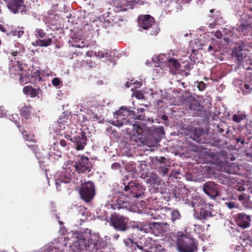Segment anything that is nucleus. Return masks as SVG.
<instances>
[{
    "instance_id": "c85d7f7f",
    "label": "nucleus",
    "mask_w": 252,
    "mask_h": 252,
    "mask_svg": "<svg viewBox=\"0 0 252 252\" xmlns=\"http://www.w3.org/2000/svg\"><path fill=\"white\" fill-rule=\"evenodd\" d=\"M247 115L244 112H238L232 116V120L237 123H239L247 118Z\"/></svg>"
},
{
    "instance_id": "c03bdc74",
    "label": "nucleus",
    "mask_w": 252,
    "mask_h": 252,
    "mask_svg": "<svg viewBox=\"0 0 252 252\" xmlns=\"http://www.w3.org/2000/svg\"><path fill=\"white\" fill-rule=\"evenodd\" d=\"M197 83V87L199 91H203L206 87L205 84L203 81L200 82H196Z\"/></svg>"
},
{
    "instance_id": "ddd939ff",
    "label": "nucleus",
    "mask_w": 252,
    "mask_h": 252,
    "mask_svg": "<svg viewBox=\"0 0 252 252\" xmlns=\"http://www.w3.org/2000/svg\"><path fill=\"white\" fill-rule=\"evenodd\" d=\"M8 8L13 13H16L23 12L25 10L24 1H8L7 3Z\"/></svg>"
},
{
    "instance_id": "774afa93",
    "label": "nucleus",
    "mask_w": 252,
    "mask_h": 252,
    "mask_svg": "<svg viewBox=\"0 0 252 252\" xmlns=\"http://www.w3.org/2000/svg\"><path fill=\"white\" fill-rule=\"evenodd\" d=\"M217 163L218 165H220V166H222V165H223V161H222L218 160V161H217Z\"/></svg>"
},
{
    "instance_id": "4be33fe9",
    "label": "nucleus",
    "mask_w": 252,
    "mask_h": 252,
    "mask_svg": "<svg viewBox=\"0 0 252 252\" xmlns=\"http://www.w3.org/2000/svg\"><path fill=\"white\" fill-rule=\"evenodd\" d=\"M125 250L127 252H134L137 249V243L130 238L124 239Z\"/></svg>"
},
{
    "instance_id": "39448f33",
    "label": "nucleus",
    "mask_w": 252,
    "mask_h": 252,
    "mask_svg": "<svg viewBox=\"0 0 252 252\" xmlns=\"http://www.w3.org/2000/svg\"><path fill=\"white\" fill-rule=\"evenodd\" d=\"M81 198L86 202H89L95 195V189L94 183L88 181L81 185L79 190Z\"/></svg>"
},
{
    "instance_id": "f704fd0d",
    "label": "nucleus",
    "mask_w": 252,
    "mask_h": 252,
    "mask_svg": "<svg viewBox=\"0 0 252 252\" xmlns=\"http://www.w3.org/2000/svg\"><path fill=\"white\" fill-rule=\"evenodd\" d=\"M129 113L128 109L126 106L121 107L119 110L116 111L114 113V115H118L119 116H125L128 115Z\"/></svg>"
},
{
    "instance_id": "c9c22d12",
    "label": "nucleus",
    "mask_w": 252,
    "mask_h": 252,
    "mask_svg": "<svg viewBox=\"0 0 252 252\" xmlns=\"http://www.w3.org/2000/svg\"><path fill=\"white\" fill-rule=\"evenodd\" d=\"M74 126V125L71 123L67 124V125L65 126L64 129H61L59 130V132H60L61 131H63V132L64 133H68L72 134L73 132H75V131L74 130L73 128V126Z\"/></svg>"
},
{
    "instance_id": "4d7b16f0",
    "label": "nucleus",
    "mask_w": 252,
    "mask_h": 252,
    "mask_svg": "<svg viewBox=\"0 0 252 252\" xmlns=\"http://www.w3.org/2000/svg\"><path fill=\"white\" fill-rule=\"evenodd\" d=\"M247 73L249 74L250 76H252V65L248 67L247 69Z\"/></svg>"
},
{
    "instance_id": "423d86ee",
    "label": "nucleus",
    "mask_w": 252,
    "mask_h": 252,
    "mask_svg": "<svg viewBox=\"0 0 252 252\" xmlns=\"http://www.w3.org/2000/svg\"><path fill=\"white\" fill-rule=\"evenodd\" d=\"M73 167L75 170L79 174L89 173L91 171L92 167L88 157L82 156L74 161Z\"/></svg>"
},
{
    "instance_id": "6e6552de",
    "label": "nucleus",
    "mask_w": 252,
    "mask_h": 252,
    "mask_svg": "<svg viewBox=\"0 0 252 252\" xmlns=\"http://www.w3.org/2000/svg\"><path fill=\"white\" fill-rule=\"evenodd\" d=\"M136 1H112L113 2L114 10L116 12L125 11L129 9H133L134 2L135 3H138ZM141 4H144L143 1H141Z\"/></svg>"
},
{
    "instance_id": "79ce46f5",
    "label": "nucleus",
    "mask_w": 252,
    "mask_h": 252,
    "mask_svg": "<svg viewBox=\"0 0 252 252\" xmlns=\"http://www.w3.org/2000/svg\"><path fill=\"white\" fill-rule=\"evenodd\" d=\"M119 26V25L116 23V25H111L110 26H108V27H106L105 29L106 30V32L110 33V32H115V27L116 26Z\"/></svg>"
},
{
    "instance_id": "8fccbe9b",
    "label": "nucleus",
    "mask_w": 252,
    "mask_h": 252,
    "mask_svg": "<svg viewBox=\"0 0 252 252\" xmlns=\"http://www.w3.org/2000/svg\"><path fill=\"white\" fill-rule=\"evenodd\" d=\"M10 29L9 28H8L6 29V27H5L4 26L2 25H0V30L3 32L6 33L7 34V33H8L9 31H10Z\"/></svg>"
},
{
    "instance_id": "f3484780",
    "label": "nucleus",
    "mask_w": 252,
    "mask_h": 252,
    "mask_svg": "<svg viewBox=\"0 0 252 252\" xmlns=\"http://www.w3.org/2000/svg\"><path fill=\"white\" fill-rule=\"evenodd\" d=\"M236 30L244 35H248L252 33V27L250 23H242L237 25Z\"/></svg>"
},
{
    "instance_id": "864d4df0",
    "label": "nucleus",
    "mask_w": 252,
    "mask_h": 252,
    "mask_svg": "<svg viewBox=\"0 0 252 252\" xmlns=\"http://www.w3.org/2000/svg\"><path fill=\"white\" fill-rule=\"evenodd\" d=\"M215 36L218 39H220L222 38V34L220 31H217L215 33Z\"/></svg>"
},
{
    "instance_id": "338daca9",
    "label": "nucleus",
    "mask_w": 252,
    "mask_h": 252,
    "mask_svg": "<svg viewBox=\"0 0 252 252\" xmlns=\"http://www.w3.org/2000/svg\"><path fill=\"white\" fill-rule=\"evenodd\" d=\"M131 83H129V82H126L125 84V86L126 88H128L131 86Z\"/></svg>"
},
{
    "instance_id": "2eb2a0df",
    "label": "nucleus",
    "mask_w": 252,
    "mask_h": 252,
    "mask_svg": "<svg viewBox=\"0 0 252 252\" xmlns=\"http://www.w3.org/2000/svg\"><path fill=\"white\" fill-rule=\"evenodd\" d=\"M91 239L88 238H81L78 240L76 243V247H78V249L80 252L89 251L91 252L90 248Z\"/></svg>"
},
{
    "instance_id": "a18cd8bd",
    "label": "nucleus",
    "mask_w": 252,
    "mask_h": 252,
    "mask_svg": "<svg viewBox=\"0 0 252 252\" xmlns=\"http://www.w3.org/2000/svg\"><path fill=\"white\" fill-rule=\"evenodd\" d=\"M225 205L229 209H233L235 207V203L232 201L226 202Z\"/></svg>"
},
{
    "instance_id": "de8ad7c7",
    "label": "nucleus",
    "mask_w": 252,
    "mask_h": 252,
    "mask_svg": "<svg viewBox=\"0 0 252 252\" xmlns=\"http://www.w3.org/2000/svg\"><path fill=\"white\" fill-rule=\"evenodd\" d=\"M71 133H64L63 132H62L61 133H59L60 135L62 136L64 135V137L67 140H69L71 141V139H73V138L71 137V136L70 135Z\"/></svg>"
},
{
    "instance_id": "f8f14e48",
    "label": "nucleus",
    "mask_w": 252,
    "mask_h": 252,
    "mask_svg": "<svg viewBox=\"0 0 252 252\" xmlns=\"http://www.w3.org/2000/svg\"><path fill=\"white\" fill-rule=\"evenodd\" d=\"M251 216L246 215L243 213L238 214L236 219L235 222L240 227L246 228L248 227L250 224Z\"/></svg>"
},
{
    "instance_id": "72a5a7b5",
    "label": "nucleus",
    "mask_w": 252,
    "mask_h": 252,
    "mask_svg": "<svg viewBox=\"0 0 252 252\" xmlns=\"http://www.w3.org/2000/svg\"><path fill=\"white\" fill-rule=\"evenodd\" d=\"M72 46L77 48L88 47V45H85V41L81 38L75 39Z\"/></svg>"
},
{
    "instance_id": "bf43d9fd",
    "label": "nucleus",
    "mask_w": 252,
    "mask_h": 252,
    "mask_svg": "<svg viewBox=\"0 0 252 252\" xmlns=\"http://www.w3.org/2000/svg\"><path fill=\"white\" fill-rule=\"evenodd\" d=\"M236 141H237V143L240 142L241 144L243 145L245 143V141L243 139H241V138H237L236 139Z\"/></svg>"
},
{
    "instance_id": "473e14b6",
    "label": "nucleus",
    "mask_w": 252,
    "mask_h": 252,
    "mask_svg": "<svg viewBox=\"0 0 252 252\" xmlns=\"http://www.w3.org/2000/svg\"><path fill=\"white\" fill-rule=\"evenodd\" d=\"M200 219L207 220L212 216V212L205 208H201L199 212Z\"/></svg>"
},
{
    "instance_id": "a878e982",
    "label": "nucleus",
    "mask_w": 252,
    "mask_h": 252,
    "mask_svg": "<svg viewBox=\"0 0 252 252\" xmlns=\"http://www.w3.org/2000/svg\"><path fill=\"white\" fill-rule=\"evenodd\" d=\"M128 202L126 201L123 200L121 198H119L117 200V203L112 205V208L114 209L119 210L122 208H127Z\"/></svg>"
},
{
    "instance_id": "5fc2aeb1",
    "label": "nucleus",
    "mask_w": 252,
    "mask_h": 252,
    "mask_svg": "<svg viewBox=\"0 0 252 252\" xmlns=\"http://www.w3.org/2000/svg\"><path fill=\"white\" fill-rule=\"evenodd\" d=\"M136 119L139 120H144L145 115L143 114H139L136 115Z\"/></svg>"
},
{
    "instance_id": "13d9d810",
    "label": "nucleus",
    "mask_w": 252,
    "mask_h": 252,
    "mask_svg": "<svg viewBox=\"0 0 252 252\" xmlns=\"http://www.w3.org/2000/svg\"><path fill=\"white\" fill-rule=\"evenodd\" d=\"M156 252H161L162 251H164V249L162 248L161 246L156 247Z\"/></svg>"
},
{
    "instance_id": "f257e3e1",
    "label": "nucleus",
    "mask_w": 252,
    "mask_h": 252,
    "mask_svg": "<svg viewBox=\"0 0 252 252\" xmlns=\"http://www.w3.org/2000/svg\"><path fill=\"white\" fill-rule=\"evenodd\" d=\"M176 245L179 252H195L198 249L197 241L190 235H179Z\"/></svg>"
},
{
    "instance_id": "58836bf2",
    "label": "nucleus",
    "mask_w": 252,
    "mask_h": 252,
    "mask_svg": "<svg viewBox=\"0 0 252 252\" xmlns=\"http://www.w3.org/2000/svg\"><path fill=\"white\" fill-rule=\"evenodd\" d=\"M35 32V35L39 37L40 38H42L45 37L46 36V33L41 29H36Z\"/></svg>"
},
{
    "instance_id": "49530a36",
    "label": "nucleus",
    "mask_w": 252,
    "mask_h": 252,
    "mask_svg": "<svg viewBox=\"0 0 252 252\" xmlns=\"http://www.w3.org/2000/svg\"><path fill=\"white\" fill-rule=\"evenodd\" d=\"M52 83L53 86H58L61 83V81L60 79L58 78H54L53 79Z\"/></svg>"
},
{
    "instance_id": "9b49d317",
    "label": "nucleus",
    "mask_w": 252,
    "mask_h": 252,
    "mask_svg": "<svg viewBox=\"0 0 252 252\" xmlns=\"http://www.w3.org/2000/svg\"><path fill=\"white\" fill-rule=\"evenodd\" d=\"M166 223L153 222L149 224V231L154 234L155 236H159L164 232V226H168Z\"/></svg>"
},
{
    "instance_id": "a211bd4d",
    "label": "nucleus",
    "mask_w": 252,
    "mask_h": 252,
    "mask_svg": "<svg viewBox=\"0 0 252 252\" xmlns=\"http://www.w3.org/2000/svg\"><path fill=\"white\" fill-rule=\"evenodd\" d=\"M164 210L166 212H169L171 222L173 223H174L176 221L180 220L182 218V215L177 209L164 207Z\"/></svg>"
},
{
    "instance_id": "680f3d73",
    "label": "nucleus",
    "mask_w": 252,
    "mask_h": 252,
    "mask_svg": "<svg viewBox=\"0 0 252 252\" xmlns=\"http://www.w3.org/2000/svg\"><path fill=\"white\" fill-rule=\"evenodd\" d=\"M238 199L240 201H243L245 199V197L243 195H240L238 196Z\"/></svg>"
},
{
    "instance_id": "603ef678",
    "label": "nucleus",
    "mask_w": 252,
    "mask_h": 252,
    "mask_svg": "<svg viewBox=\"0 0 252 252\" xmlns=\"http://www.w3.org/2000/svg\"><path fill=\"white\" fill-rule=\"evenodd\" d=\"M107 55V53L106 52L103 51H99L97 52V56L99 57V58H104Z\"/></svg>"
},
{
    "instance_id": "f03ea898",
    "label": "nucleus",
    "mask_w": 252,
    "mask_h": 252,
    "mask_svg": "<svg viewBox=\"0 0 252 252\" xmlns=\"http://www.w3.org/2000/svg\"><path fill=\"white\" fill-rule=\"evenodd\" d=\"M138 26L144 30H148L147 33L157 35L159 29L155 23L154 18L150 15H141L137 19Z\"/></svg>"
},
{
    "instance_id": "1a4fd4ad",
    "label": "nucleus",
    "mask_w": 252,
    "mask_h": 252,
    "mask_svg": "<svg viewBox=\"0 0 252 252\" xmlns=\"http://www.w3.org/2000/svg\"><path fill=\"white\" fill-rule=\"evenodd\" d=\"M204 192L211 198L215 199L220 195L218 186L213 182H207L203 185Z\"/></svg>"
},
{
    "instance_id": "aec40b11",
    "label": "nucleus",
    "mask_w": 252,
    "mask_h": 252,
    "mask_svg": "<svg viewBox=\"0 0 252 252\" xmlns=\"http://www.w3.org/2000/svg\"><path fill=\"white\" fill-rule=\"evenodd\" d=\"M32 107L31 105H24V106L20 108V113L22 117H24L26 120H28L32 118Z\"/></svg>"
},
{
    "instance_id": "c756f323",
    "label": "nucleus",
    "mask_w": 252,
    "mask_h": 252,
    "mask_svg": "<svg viewBox=\"0 0 252 252\" xmlns=\"http://www.w3.org/2000/svg\"><path fill=\"white\" fill-rule=\"evenodd\" d=\"M52 39L50 38L41 40H36L35 41V45L40 47H47L51 45Z\"/></svg>"
},
{
    "instance_id": "37998d69",
    "label": "nucleus",
    "mask_w": 252,
    "mask_h": 252,
    "mask_svg": "<svg viewBox=\"0 0 252 252\" xmlns=\"http://www.w3.org/2000/svg\"><path fill=\"white\" fill-rule=\"evenodd\" d=\"M27 146L29 147L32 150V152L35 154L38 151V148L35 143H33V144H27Z\"/></svg>"
},
{
    "instance_id": "6ab92c4d",
    "label": "nucleus",
    "mask_w": 252,
    "mask_h": 252,
    "mask_svg": "<svg viewBox=\"0 0 252 252\" xmlns=\"http://www.w3.org/2000/svg\"><path fill=\"white\" fill-rule=\"evenodd\" d=\"M71 180V175L69 173L63 172L61 175L60 178L56 181V187L59 190H61V184L63 183L67 184Z\"/></svg>"
},
{
    "instance_id": "7c9ffc66",
    "label": "nucleus",
    "mask_w": 252,
    "mask_h": 252,
    "mask_svg": "<svg viewBox=\"0 0 252 252\" xmlns=\"http://www.w3.org/2000/svg\"><path fill=\"white\" fill-rule=\"evenodd\" d=\"M132 130L134 134H137V136L141 135L143 132V129L139 123H135L132 125Z\"/></svg>"
},
{
    "instance_id": "412c9836",
    "label": "nucleus",
    "mask_w": 252,
    "mask_h": 252,
    "mask_svg": "<svg viewBox=\"0 0 252 252\" xmlns=\"http://www.w3.org/2000/svg\"><path fill=\"white\" fill-rule=\"evenodd\" d=\"M23 91L25 94L30 95L31 97H35L40 92H41L39 88L35 89L31 86L24 87Z\"/></svg>"
},
{
    "instance_id": "3c124183",
    "label": "nucleus",
    "mask_w": 252,
    "mask_h": 252,
    "mask_svg": "<svg viewBox=\"0 0 252 252\" xmlns=\"http://www.w3.org/2000/svg\"><path fill=\"white\" fill-rule=\"evenodd\" d=\"M121 167L120 164L118 162H114L111 165V168L114 170L119 169Z\"/></svg>"
},
{
    "instance_id": "69168bd1",
    "label": "nucleus",
    "mask_w": 252,
    "mask_h": 252,
    "mask_svg": "<svg viewBox=\"0 0 252 252\" xmlns=\"http://www.w3.org/2000/svg\"><path fill=\"white\" fill-rule=\"evenodd\" d=\"M247 157L250 158L252 160V152L251 153H247Z\"/></svg>"
},
{
    "instance_id": "4c0bfd02",
    "label": "nucleus",
    "mask_w": 252,
    "mask_h": 252,
    "mask_svg": "<svg viewBox=\"0 0 252 252\" xmlns=\"http://www.w3.org/2000/svg\"><path fill=\"white\" fill-rule=\"evenodd\" d=\"M128 122V120L126 119H123V120H116L115 121L113 122V125L116 126H121L125 124H126Z\"/></svg>"
},
{
    "instance_id": "5701e85b",
    "label": "nucleus",
    "mask_w": 252,
    "mask_h": 252,
    "mask_svg": "<svg viewBox=\"0 0 252 252\" xmlns=\"http://www.w3.org/2000/svg\"><path fill=\"white\" fill-rule=\"evenodd\" d=\"M147 182L154 186H159L160 184L161 180L156 173L151 172L147 176Z\"/></svg>"
},
{
    "instance_id": "052dcab7",
    "label": "nucleus",
    "mask_w": 252,
    "mask_h": 252,
    "mask_svg": "<svg viewBox=\"0 0 252 252\" xmlns=\"http://www.w3.org/2000/svg\"><path fill=\"white\" fill-rule=\"evenodd\" d=\"M210 155L211 157H212L213 159H215L216 158L219 157L218 155H216L215 153L213 152H211Z\"/></svg>"
},
{
    "instance_id": "0eeeda50",
    "label": "nucleus",
    "mask_w": 252,
    "mask_h": 252,
    "mask_svg": "<svg viewBox=\"0 0 252 252\" xmlns=\"http://www.w3.org/2000/svg\"><path fill=\"white\" fill-rule=\"evenodd\" d=\"M17 65H14L12 68L10 69L11 74L17 75L19 76V83L21 85H24L30 82L31 78L29 75L23 72L22 63L19 61L17 62Z\"/></svg>"
},
{
    "instance_id": "7ed1b4c3",
    "label": "nucleus",
    "mask_w": 252,
    "mask_h": 252,
    "mask_svg": "<svg viewBox=\"0 0 252 252\" xmlns=\"http://www.w3.org/2000/svg\"><path fill=\"white\" fill-rule=\"evenodd\" d=\"M124 190L126 195L131 198H139L144 193L145 188L136 181L124 183Z\"/></svg>"
},
{
    "instance_id": "0e129e2a",
    "label": "nucleus",
    "mask_w": 252,
    "mask_h": 252,
    "mask_svg": "<svg viewBox=\"0 0 252 252\" xmlns=\"http://www.w3.org/2000/svg\"><path fill=\"white\" fill-rule=\"evenodd\" d=\"M161 119L164 121H167L168 119V117L166 115H163L161 117Z\"/></svg>"
},
{
    "instance_id": "393cba45",
    "label": "nucleus",
    "mask_w": 252,
    "mask_h": 252,
    "mask_svg": "<svg viewBox=\"0 0 252 252\" xmlns=\"http://www.w3.org/2000/svg\"><path fill=\"white\" fill-rule=\"evenodd\" d=\"M23 27L13 28V26L10 28V31L7 33V35H11L13 36H17L20 38L24 33Z\"/></svg>"
},
{
    "instance_id": "09e8293b",
    "label": "nucleus",
    "mask_w": 252,
    "mask_h": 252,
    "mask_svg": "<svg viewBox=\"0 0 252 252\" xmlns=\"http://www.w3.org/2000/svg\"><path fill=\"white\" fill-rule=\"evenodd\" d=\"M60 145L65 150L66 149L67 143L64 139H61L59 141Z\"/></svg>"
},
{
    "instance_id": "bb28decb",
    "label": "nucleus",
    "mask_w": 252,
    "mask_h": 252,
    "mask_svg": "<svg viewBox=\"0 0 252 252\" xmlns=\"http://www.w3.org/2000/svg\"><path fill=\"white\" fill-rule=\"evenodd\" d=\"M91 252H102L101 251V245L99 241H93L92 239H91L90 248Z\"/></svg>"
},
{
    "instance_id": "e2e57ef3",
    "label": "nucleus",
    "mask_w": 252,
    "mask_h": 252,
    "mask_svg": "<svg viewBox=\"0 0 252 252\" xmlns=\"http://www.w3.org/2000/svg\"><path fill=\"white\" fill-rule=\"evenodd\" d=\"M137 111H138V113H141V114H143V113L145 111V109L143 108H138L137 109Z\"/></svg>"
},
{
    "instance_id": "dca6fc26",
    "label": "nucleus",
    "mask_w": 252,
    "mask_h": 252,
    "mask_svg": "<svg viewBox=\"0 0 252 252\" xmlns=\"http://www.w3.org/2000/svg\"><path fill=\"white\" fill-rule=\"evenodd\" d=\"M16 123L17 127L22 134V136L24 140L26 141L36 143V141L35 139V135L34 134H29L28 132L24 129L23 126H21L18 122H16Z\"/></svg>"
},
{
    "instance_id": "b1692460",
    "label": "nucleus",
    "mask_w": 252,
    "mask_h": 252,
    "mask_svg": "<svg viewBox=\"0 0 252 252\" xmlns=\"http://www.w3.org/2000/svg\"><path fill=\"white\" fill-rule=\"evenodd\" d=\"M167 65L172 71L179 69L180 63L176 59L169 58L167 60L166 63Z\"/></svg>"
},
{
    "instance_id": "20e7f679",
    "label": "nucleus",
    "mask_w": 252,
    "mask_h": 252,
    "mask_svg": "<svg viewBox=\"0 0 252 252\" xmlns=\"http://www.w3.org/2000/svg\"><path fill=\"white\" fill-rule=\"evenodd\" d=\"M128 217L114 213L111 215L110 224L117 231H125L128 228Z\"/></svg>"
},
{
    "instance_id": "4468645a",
    "label": "nucleus",
    "mask_w": 252,
    "mask_h": 252,
    "mask_svg": "<svg viewBox=\"0 0 252 252\" xmlns=\"http://www.w3.org/2000/svg\"><path fill=\"white\" fill-rule=\"evenodd\" d=\"M185 103H186V105L189 106L190 110L195 111H200L202 108L199 101L196 99L192 95H189L187 97L185 100Z\"/></svg>"
},
{
    "instance_id": "6e6d98bb",
    "label": "nucleus",
    "mask_w": 252,
    "mask_h": 252,
    "mask_svg": "<svg viewBox=\"0 0 252 252\" xmlns=\"http://www.w3.org/2000/svg\"><path fill=\"white\" fill-rule=\"evenodd\" d=\"M166 158L164 157H160L158 159V161L161 164H163Z\"/></svg>"
},
{
    "instance_id": "ea45409f",
    "label": "nucleus",
    "mask_w": 252,
    "mask_h": 252,
    "mask_svg": "<svg viewBox=\"0 0 252 252\" xmlns=\"http://www.w3.org/2000/svg\"><path fill=\"white\" fill-rule=\"evenodd\" d=\"M31 76L32 78H35L36 80H38L39 82L42 79L40 75V72L38 70H36L33 72Z\"/></svg>"
},
{
    "instance_id": "9d476101",
    "label": "nucleus",
    "mask_w": 252,
    "mask_h": 252,
    "mask_svg": "<svg viewBox=\"0 0 252 252\" xmlns=\"http://www.w3.org/2000/svg\"><path fill=\"white\" fill-rule=\"evenodd\" d=\"M87 140L86 133L84 131H81L79 135L73 137V139H71V141L75 143V149L78 151L83 150L84 149L87 145Z\"/></svg>"
},
{
    "instance_id": "cd10ccee",
    "label": "nucleus",
    "mask_w": 252,
    "mask_h": 252,
    "mask_svg": "<svg viewBox=\"0 0 252 252\" xmlns=\"http://www.w3.org/2000/svg\"><path fill=\"white\" fill-rule=\"evenodd\" d=\"M244 51L242 50L239 49H234L232 52V56L233 57H235L237 58V61L238 62V63H241L243 61V57H244Z\"/></svg>"
},
{
    "instance_id": "e433bc0d",
    "label": "nucleus",
    "mask_w": 252,
    "mask_h": 252,
    "mask_svg": "<svg viewBox=\"0 0 252 252\" xmlns=\"http://www.w3.org/2000/svg\"><path fill=\"white\" fill-rule=\"evenodd\" d=\"M169 171V168L167 165L162 164L159 166L158 168V172L162 176L166 175Z\"/></svg>"
},
{
    "instance_id": "2f4dec72",
    "label": "nucleus",
    "mask_w": 252,
    "mask_h": 252,
    "mask_svg": "<svg viewBox=\"0 0 252 252\" xmlns=\"http://www.w3.org/2000/svg\"><path fill=\"white\" fill-rule=\"evenodd\" d=\"M58 124H59V130L61 129H64L65 125H67V124L70 123V120L66 117H60L58 119Z\"/></svg>"
},
{
    "instance_id": "a19ab883",
    "label": "nucleus",
    "mask_w": 252,
    "mask_h": 252,
    "mask_svg": "<svg viewBox=\"0 0 252 252\" xmlns=\"http://www.w3.org/2000/svg\"><path fill=\"white\" fill-rule=\"evenodd\" d=\"M132 95L138 99H142L144 98V94L140 91H135L133 93Z\"/></svg>"
}]
</instances>
